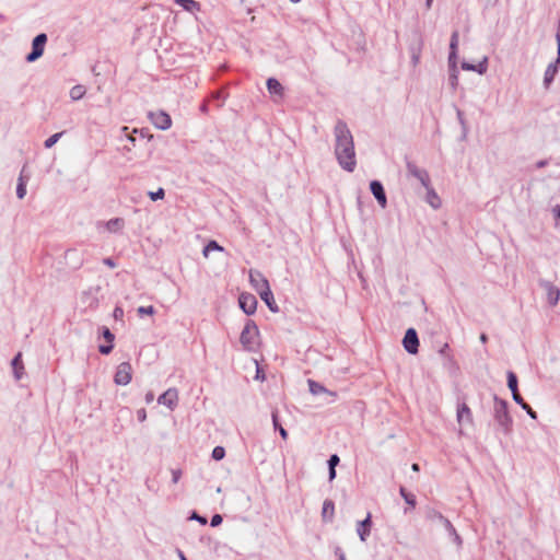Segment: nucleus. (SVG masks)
Instances as JSON below:
<instances>
[{
    "label": "nucleus",
    "mask_w": 560,
    "mask_h": 560,
    "mask_svg": "<svg viewBox=\"0 0 560 560\" xmlns=\"http://www.w3.org/2000/svg\"><path fill=\"white\" fill-rule=\"evenodd\" d=\"M334 135L337 162L342 170L352 173L357 166L353 137L343 121L336 124Z\"/></svg>",
    "instance_id": "nucleus-1"
},
{
    "label": "nucleus",
    "mask_w": 560,
    "mask_h": 560,
    "mask_svg": "<svg viewBox=\"0 0 560 560\" xmlns=\"http://www.w3.org/2000/svg\"><path fill=\"white\" fill-rule=\"evenodd\" d=\"M240 342L244 350L253 352L259 345V330L257 325L248 319L240 336Z\"/></svg>",
    "instance_id": "nucleus-2"
},
{
    "label": "nucleus",
    "mask_w": 560,
    "mask_h": 560,
    "mask_svg": "<svg viewBox=\"0 0 560 560\" xmlns=\"http://www.w3.org/2000/svg\"><path fill=\"white\" fill-rule=\"evenodd\" d=\"M493 417L503 433L509 434L512 429V418L505 400L494 397Z\"/></svg>",
    "instance_id": "nucleus-3"
},
{
    "label": "nucleus",
    "mask_w": 560,
    "mask_h": 560,
    "mask_svg": "<svg viewBox=\"0 0 560 560\" xmlns=\"http://www.w3.org/2000/svg\"><path fill=\"white\" fill-rule=\"evenodd\" d=\"M431 521H436L439 523H441L443 525V529H445L448 534V536L451 537V539L453 540V542L458 547L460 548L462 545H463V540H462V537L457 534L455 527L453 526V524L450 522V520H447L446 517H444L440 512H436V511H432L429 516H428Z\"/></svg>",
    "instance_id": "nucleus-4"
},
{
    "label": "nucleus",
    "mask_w": 560,
    "mask_h": 560,
    "mask_svg": "<svg viewBox=\"0 0 560 560\" xmlns=\"http://www.w3.org/2000/svg\"><path fill=\"white\" fill-rule=\"evenodd\" d=\"M47 43V35L38 34L32 42V51L26 56L27 62H34L44 54L45 45Z\"/></svg>",
    "instance_id": "nucleus-5"
},
{
    "label": "nucleus",
    "mask_w": 560,
    "mask_h": 560,
    "mask_svg": "<svg viewBox=\"0 0 560 560\" xmlns=\"http://www.w3.org/2000/svg\"><path fill=\"white\" fill-rule=\"evenodd\" d=\"M132 378V366L129 362H121L114 376V382L117 385L126 386L131 382Z\"/></svg>",
    "instance_id": "nucleus-6"
},
{
    "label": "nucleus",
    "mask_w": 560,
    "mask_h": 560,
    "mask_svg": "<svg viewBox=\"0 0 560 560\" xmlns=\"http://www.w3.org/2000/svg\"><path fill=\"white\" fill-rule=\"evenodd\" d=\"M456 419L459 424L458 433L459 435L464 434L463 427L472 425L474 419L470 408L465 404H459L457 406Z\"/></svg>",
    "instance_id": "nucleus-7"
},
{
    "label": "nucleus",
    "mask_w": 560,
    "mask_h": 560,
    "mask_svg": "<svg viewBox=\"0 0 560 560\" xmlns=\"http://www.w3.org/2000/svg\"><path fill=\"white\" fill-rule=\"evenodd\" d=\"M149 118L151 122L154 125V127L160 130H167L172 126L171 116L163 110L150 113Z\"/></svg>",
    "instance_id": "nucleus-8"
},
{
    "label": "nucleus",
    "mask_w": 560,
    "mask_h": 560,
    "mask_svg": "<svg viewBox=\"0 0 560 560\" xmlns=\"http://www.w3.org/2000/svg\"><path fill=\"white\" fill-rule=\"evenodd\" d=\"M249 282L253 289L259 294L260 292L270 289L269 282L266 277L258 270H249Z\"/></svg>",
    "instance_id": "nucleus-9"
},
{
    "label": "nucleus",
    "mask_w": 560,
    "mask_h": 560,
    "mask_svg": "<svg viewBox=\"0 0 560 560\" xmlns=\"http://www.w3.org/2000/svg\"><path fill=\"white\" fill-rule=\"evenodd\" d=\"M178 390L172 387L159 396L158 402L166 406L170 410H174L178 405Z\"/></svg>",
    "instance_id": "nucleus-10"
},
{
    "label": "nucleus",
    "mask_w": 560,
    "mask_h": 560,
    "mask_svg": "<svg viewBox=\"0 0 560 560\" xmlns=\"http://www.w3.org/2000/svg\"><path fill=\"white\" fill-rule=\"evenodd\" d=\"M557 43H558V56L555 62H551L548 65L545 74H544V84L546 88L550 85V83L553 81L559 66H560V33L557 36Z\"/></svg>",
    "instance_id": "nucleus-11"
},
{
    "label": "nucleus",
    "mask_w": 560,
    "mask_h": 560,
    "mask_svg": "<svg viewBox=\"0 0 560 560\" xmlns=\"http://www.w3.org/2000/svg\"><path fill=\"white\" fill-rule=\"evenodd\" d=\"M402 345L405 350L410 354L418 353L419 348V339L417 331L413 328L407 329L405 337L402 339Z\"/></svg>",
    "instance_id": "nucleus-12"
},
{
    "label": "nucleus",
    "mask_w": 560,
    "mask_h": 560,
    "mask_svg": "<svg viewBox=\"0 0 560 560\" xmlns=\"http://www.w3.org/2000/svg\"><path fill=\"white\" fill-rule=\"evenodd\" d=\"M407 171L409 175L418 179L424 188H429L431 185L430 175L424 168H420L413 163H408Z\"/></svg>",
    "instance_id": "nucleus-13"
},
{
    "label": "nucleus",
    "mask_w": 560,
    "mask_h": 560,
    "mask_svg": "<svg viewBox=\"0 0 560 560\" xmlns=\"http://www.w3.org/2000/svg\"><path fill=\"white\" fill-rule=\"evenodd\" d=\"M240 307L247 315H253L257 308V299L250 293H242L238 298Z\"/></svg>",
    "instance_id": "nucleus-14"
},
{
    "label": "nucleus",
    "mask_w": 560,
    "mask_h": 560,
    "mask_svg": "<svg viewBox=\"0 0 560 560\" xmlns=\"http://www.w3.org/2000/svg\"><path fill=\"white\" fill-rule=\"evenodd\" d=\"M370 189L375 199L377 200L378 205L382 208H385L387 206V198L382 183L378 180H372L370 183Z\"/></svg>",
    "instance_id": "nucleus-15"
},
{
    "label": "nucleus",
    "mask_w": 560,
    "mask_h": 560,
    "mask_svg": "<svg viewBox=\"0 0 560 560\" xmlns=\"http://www.w3.org/2000/svg\"><path fill=\"white\" fill-rule=\"evenodd\" d=\"M541 287L546 291L548 303L551 306L557 305L560 299V290L549 281L541 282Z\"/></svg>",
    "instance_id": "nucleus-16"
},
{
    "label": "nucleus",
    "mask_w": 560,
    "mask_h": 560,
    "mask_svg": "<svg viewBox=\"0 0 560 560\" xmlns=\"http://www.w3.org/2000/svg\"><path fill=\"white\" fill-rule=\"evenodd\" d=\"M458 32H454L450 43L448 67L457 66Z\"/></svg>",
    "instance_id": "nucleus-17"
},
{
    "label": "nucleus",
    "mask_w": 560,
    "mask_h": 560,
    "mask_svg": "<svg viewBox=\"0 0 560 560\" xmlns=\"http://www.w3.org/2000/svg\"><path fill=\"white\" fill-rule=\"evenodd\" d=\"M427 191L425 201L432 207L433 209H440L442 206V200L438 192L434 190L432 185L429 186V188H424Z\"/></svg>",
    "instance_id": "nucleus-18"
},
{
    "label": "nucleus",
    "mask_w": 560,
    "mask_h": 560,
    "mask_svg": "<svg viewBox=\"0 0 560 560\" xmlns=\"http://www.w3.org/2000/svg\"><path fill=\"white\" fill-rule=\"evenodd\" d=\"M370 526H371V514L369 513L366 518L359 522L357 526V533L361 539V541H365L368 536L370 535Z\"/></svg>",
    "instance_id": "nucleus-19"
},
{
    "label": "nucleus",
    "mask_w": 560,
    "mask_h": 560,
    "mask_svg": "<svg viewBox=\"0 0 560 560\" xmlns=\"http://www.w3.org/2000/svg\"><path fill=\"white\" fill-rule=\"evenodd\" d=\"M307 383H308L310 392L313 395L327 394V395L331 396L332 398H336V396H337L335 392L327 389L322 384H319L315 381L308 380Z\"/></svg>",
    "instance_id": "nucleus-20"
},
{
    "label": "nucleus",
    "mask_w": 560,
    "mask_h": 560,
    "mask_svg": "<svg viewBox=\"0 0 560 560\" xmlns=\"http://www.w3.org/2000/svg\"><path fill=\"white\" fill-rule=\"evenodd\" d=\"M259 296L266 303V305L272 313H277L279 311V307L273 299V294L270 289H268L267 291L260 292Z\"/></svg>",
    "instance_id": "nucleus-21"
},
{
    "label": "nucleus",
    "mask_w": 560,
    "mask_h": 560,
    "mask_svg": "<svg viewBox=\"0 0 560 560\" xmlns=\"http://www.w3.org/2000/svg\"><path fill=\"white\" fill-rule=\"evenodd\" d=\"M125 226V221L121 218L110 219L105 223V229L110 233H117Z\"/></svg>",
    "instance_id": "nucleus-22"
},
{
    "label": "nucleus",
    "mask_w": 560,
    "mask_h": 560,
    "mask_svg": "<svg viewBox=\"0 0 560 560\" xmlns=\"http://www.w3.org/2000/svg\"><path fill=\"white\" fill-rule=\"evenodd\" d=\"M267 89L270 94L282 96L283 88L277 79H273V78L268 79L267 80Z\"/></svg>",
    "instance_id": "nucleus-23"
},
{
    "label": "nucleus",
    "mask_w": 560,
    "mask_h": 560,
    "mask_svg": "<svg viewBox=\"0 0 560 560\" xmlns=\"http://www.w3.org/2000/svg\"><path fill=\"white\" fill-rule=\"evenodd\" d=\"M174 2L187 12L199 11L200 9L199 3L195 0H174Z\"/></svg>",
    "instance_id": "nucleus-24"
},
{
    "label": "nucleus",
    "mask_w": 560,
    "mask_h": 560,
    "mask_svg": "<svg viewBox=\"0 0 560 560\" xmlns=\"http://www.w3.org/2000/svg\"><path fill=\"white\" fill-rule=\"evenodd\" d=\"M334 513H335L334 502L330 500L324 501L323 511H322L323 518L324 520L327 518L328 521H330L334 516Z\"/></svg>",
    "instance_id": "nucleus-25"
},
{
    "label": "nucleus",
    "mask_w": 560,
    "mask_h": 560,
    "mask_svg": "<svg viewBox=\"0 0 560 560\" xmlns=\"http://www.w3.org/2000/svg\"><path fill=\"white\" fill-rule=\"evenodd\" d=\"M21 357V353H18L16 357L12 360V366L14 369V376L16 380H21L23 375V364Z\"/></svg>",
    "instance_id": "nucleus-26"
},
{
    "label": "nucleus",
    "mask_w": 560,
    "mask_h": 560,
    "mask_svg": "<svg viewBox=\"0 0 560 560\" xmlns=\"http://www.w3.org/2000/svg\"><path fill=\"white\" fill-rule=\"evenodd\" d=\"M223 252L224 248L219 245L215 241H210L205 247H203V250H202V254L205 256V258H208L209 257V254L210 252Z\"/></svg>",
    "instance_id": "nucleus-27"
},
{
    "label": "nucleus",
    "mask_w": 560,
    "mask_h": 560,
    "mask_svg": "<svg viewBox=\"0 0 560 560\" xmlns=\"http://www.w3.org/2000/svg\"><path fill=\"white\" fill-rule=\"evenodd\" d=\"M448 70H450V78H448L450 85L453 90H456V88L458 85V75H459L458 68H457V66L448 67Z\"/></svg>",
    "instance_id": "nucleus-28"
},
{
    "label": "nucleus",
    "mask_w": 560,
    "mask_h": 560,
    "mask_svg": "<svg viewBox=\"0 0 560 560\" xmlns=\"http://www.w3.org/2000/svg\"><path fill=\"white\" fill-rule=\"evenodd\" d=\"M421 50L422 42H419V44L416 47L411 48V63L413 67H417L420 62Z\"/></svg>",
    "instance_id": "nucleus-29"
},
{
    "label": "nucleus",
    "mask_w": 560,
    "mask_h": 560,
    "mask_svg": "<svg viewBox=\"0 0 560 560\" xmlns=\"http://www.w3.org/2000/svg\"><path fill=\"white\" fill-rule=\"evenodd\" d=\"M85 88L83 85H74L70 90V97L73 101H79L85 95Z\"/></svg>",
    "instance_id": "nucleus-30"
},
{
    "label": "nucleus",
    "mask_w": 560,
    "mask_h": 560,
    "mask_svg": "<svg viewBox=\"0 0 560 560\" xmlns=\"http://www.w3.org/2000/svg\"><path fill=\"white\" fill-rule=\"evenodd\" d=\"M272 422H273L275 429L279 431L281 438L283 440H287L288 432H287V430L282 425L279 424L277 412H272Z\"/></svg>",
    "instance_id": "nucleus-31"
},
{
    "label": "nucleus",
    "mask_w": 560,
    "mask_h": 560,
    "mask_svg": "<svg viewBox=\"0 0 560 560\" xmlns=\"http://www.w3.org/2000/svg\"><path fill=\"white\" fill-rule=\"evenodd\" d=\"M508 386L512 393L517 392V378L513 372H508Z\"/></svg>",
    "instance_id": "nucleus-32"
},
{
    "label": "nucleus",
    "mask_w": 560,
    "mask_h": 560,
    "mask_svg": "<svg viewBox=\"0 0 560 560\" xmlns=\"http://www.w3.org/2000/svg\"><path fill=\"white\" fill-rule=\"evenodd\" d=\"M400 495L404 498L407 504L415 506L416 505V497L411 493H408L405 488H400Z\"/></svg>",
    "instance_id": "nucleus-33"
},
{
    "label": "nucleus",
    "mask_w": 560,
    "mask_h": 560,
    "mask_svg": "<svg viewBox=\"0 0 560 560\" xmlns=\"http://www.w3.org/2000/svg\"><path fill=\"white\" fill-rule=\"evenodd\" d=\"M488 70V57L485 56L482 58V60L476 65V68H475V72L479 73V74H485Z\"/></svg>",
    "instance_id": "nucleus-34"
},
{
    "label": "nucleus",
    "mask_w": 560,
    "mask_h": 560,
    "mask_svg": "<svg viewBox=\"0 0 560 560\" xmlns=\"http://www.w3.org/2000/svg\"><path fill=\"white\" fill-rule=\"evenodd\" d=\"M62 136V132H57V133H54L52 136H50L48 139L45 140V148L47 149H50L52 148L57 142L58 140L60 139V137Z\"/></svg>",
    "instance_id": "nucleus-35"
},
{
    "label": "nucleus",
    "mask_w": 560,
    "mask_h": 560,
    "mask_svg": "<svg viewBox=\"0 0 560 560\" xmlns=\"http://www.w3.org/2000/svg\"><path fill=\"white\" fill-rule=\"evenodd\" d=\"M149 197L152 201L161 200L165 196V190L160 187L156 191H149Z\"/></svg>",
    "instance_id": "nucleus-36"
},
{
    "label": "nucleus",
    "mask_w": 560,
    "mask_h": 560,
    "mask_svg": "<svg viewBox=\"0 0 560 560\" xmlns=\"http://www.w3.org/2000/svg\"><path fill=\"white\" fill-rule=\"evenodd\" d=\"M225 456V450L222 446H215L212 451V458L215 460H221Z\"/></svg>",
    "instance_id": "nucleus-37"
},
{
    "label": "nucleus",
    "mask_w": 560,
    "mask_h": 560,
    "mask_svg": "<svg viewBox=\"0 0 560 560\" xmlns=\"http://www.w3.org/2000/svg\"><path fill=\"white\" fill-rule=\"evenodd\" d=\"M137 312H138V314H139L140 316H142V315H149V316H152V315H154V314H155V310H154V307H153L152 305H150V306H139V307L137 308Z\"/></svg>",
    "instance_id": "nucleus-38"
},
{
    "label": "nucleus",
    "mask_w": 560,
    "mask_h": 560,
    "mask_svg": "<svg viewBox=\"0 0 560 560\" xmlns=\"http://www.w3.org/2000/svg\"><path fill=\"white\" fill-rule=\"evenodd\" d=\"M26 195V184L25 183H18L16 186V196L19 199H23Z\"/></svg>",
    "instance_id": "nucleus-39"
},
{
    "label": "nucleus",
    "mask_w": 560,
    "mask_h": 560,
    "mask_svg": "<svg viewBox=\"0 0 560 560\" xmlns=\"http://www.w3.org/2000/svg\"><path fill=\"white\" fill-rule=\"evenodd\" d=\"M114 348V342H107V345L100 346L98 350L102 354H109Z\"/></svg>",
    "instance_id": "nucleus-40"
},
{
    "label": "nucleus",
    "mask_w": 560,
    "mask_h": 560,
    "mask_svg": "<svg viewBox=\"0 0 560 560\" xmlns=\"http://www.w3.org/2000/svg\"><path fill=\"white\" fill-rule=\"evenodd\" d=\"M552 213L556 220V228H560V203L552 208Z\"/></svg>",
    "instance_id": "nucleus-41"
},
{
    "label": "nucleus",
    "mask_w": 560,
    "mask_h": 560,
    "mask_svg": "<svg viewBox=\"0 0 560 560\" xmlns=\"http://www.w3.org/2000/svg\"><path fill=\"white\" fill-rule=\"evenodd\" d=\"M102 335L107 340V342H114L115 336L107 327L103 328Z\"/></svg>",
    "instance_id": "nucleus-42"
},
{
    "label": "nucleus",
    "mask_w": 560,
    "mask_h": 560,
    "mask_svg": "<svg viewBox=\"0 0 560 560\" xmlns=\"http://www.w3.org/2000/svg\"><path fill=\"white\" fill-rule=\"evenodd\" d=\"M82 299H84V300H85V299H86V300H90L89 305H90L91 307H95V306H96V304H97V300H96V298L92 296L91 292H85V293L83 294Z\"/></svg>",
    "instance_id": "nucleus-43"
},
{
    "label": "nucleus",
    "mask_w": 560,
    "mask_h": 560,
    "mask_svg": "<svg viewBox=\"0 0 560 560\" xmlns=\"http://www.w3.org/2000/svg\"><path fill=\"white\" fill-rule=\"evenodd\" d=\"M180 478H182V470L180 469H173L172 470V481H173V483H177Z\"/></svg>",
    "instance_id": "nucleus-44"
},
{
    "label": "nucleus",
    "mask_w": 560,
    "mask_h": 560,
    "mask_svg": "<svg viewBox=\"0 0 560 560\" xmlns=\"http://www.w3.org/2000/svg\"><path fill=\"white\" fill-rule=\"evenodd\" d=\"M512 397H513V400L520 405L521 407H523L526 402L524 401V399L521 397V395L518 394V392H515V393H512Z\"/></svg>",
    "instance_id": "nucleus-45"
},
{
    "label": "nucleus",
    "mask_w": 560,
    "mask_h": 560,
    "mask_svg": "<svg viewBox=\"0 0 560 560\" xmlns=\"http://www.w3.org/2000/svg\"><path fill=\"white\" fill-rule=\"evenodd\" d=\"M222 516L220 514H214L211 518V526L215 527L222 523Z\"/></svg>",
    "instance_id": "nucleus-46"
},
{
    "label": "nucleus",
    "mask_w": 560,
    "mask_h": 560,
    "mask_svg": "<svg viewBox=\"0 0 560 560\" xmlns=\"http://www.w3.org/2000/svg\"><path fill=\"white\" fill-rule=\"evenodd\" d=\"M522 408L527 412V415L532 419H536L537 418V413L530 408L529 405L525 404Z\"/></svg>",
    "instance_id": "nucleus-47"
},
{
    "label": "nucleus",
    "mask_w": 560,
    "mask_h": 560,
    "mask_svg": "<svg viewBox=\"0 0 560 560\" xmlns=\"http://www.w3.org/2000/svg\"><path fill=\"white\" fill-rule=\"evenodd\" d=\"M137 418L140 422H144L147 420V411L141 408L137 411Z\"/></svg>",
    "instance_id": "nucleus-48"
},
{
    "label": "nucleus",
    "mask_w": 560,
    "mask_h": 560,
    "mask_svg": "<svg viewBox=\"0 0 560 560\" xmlns=\"http://www.w3.org/2000/svg\"><path fill=\"white\" fill-rule=\"evenodd\" d=\"M339 463V457L338 455L334 454L330 456V458L328 459V466L329 467H336Z\"/></svg>",
    "instance_id": "nucleus-49"
},
{
    "label": "nucleus",
    "mask_w": 560,
    "mask_h": 560,
    "mask_svg": "<svg viewBox=\"0 0 560 560\" xmlns=\"http://www.w3.org/2000/svg\"><path fill=\"white\" fill-rule=\"evenodd\" d=\"M476 65L469 63V62H462V69L465 71H475Z\"/></svg>",
    "instance_id": "nucleus-50"
},
{
    "label": "nucleus",
    "mask_w": 560,
    "mask_h": 560,
    "mask_svg": "<svg viewBox=\"0 0 560 560\" xmlns=\"http://www.w3.org/2000/svg\"><path fill=\"white\" fill-rule=\"evenodd\" d=\"M122 316H124V310L121 307H118V306L115 307V310H114V317L116 319H121Z\"/></svg>",
    "instance_id": "nucleus-51"
},
{
    "label": "nucleus",
    "mask_w": 560,
    "mask_h": 560,
    "mask_svg": "<svg viewBox=\"0 0 560 560\" xmlns=\"http://www.w3.org/2000/svg\"><path fill=\"white\" fill-rule=\"evenodd\" d=\"M191 518L198 521L202 525L207 524V520L202 516H199L197 513H194Z\"/></svg>",
    "instance_id": "nucleus-52"
},
{
    "label": "nucleus",
    "mask_w": 560,
    "mask_h": 560,
    "mask_svg": "<svg viewBox=\"0 0 560 560\" xmlns=\"http://www.w3.org/2000/svg\"><path fill=\"white\" fill-rule=\"evenodd\" d=\"M154 399V394L152 392H148L145 394L144 400L147 404H151Z\"/></svg>",
    "instance_id": "nucleus-53"
},
{
    "label": "nucleus",
    "mask_w": 560,
    "mask_h": 560,
    "mask_svg": "<svg viewBox=\"0 0 560 560\" xmlns=\"http://www.w3.org/2000/svg\"><path fill=\"white\" fill-rule=\"evenodd\" d=\"M103 262H104L106 266H108L109 268H115V267H116V264H115V261H114L112 258H105V259L103 260Z\"/></svg>",
    "instance_id": "nucleus-54"
},
{
    "label": "nucleus",
    "mask_w": 560,
    "mask_h": 560,
    "mask_svg": "<svg viewBox=\"0 0 560 560\" xmlns=\"http://www.w3.org/2000/svg\"><path fill=\"white\" fill-rule=\"evenodd\" d=\"M336 478V469L335 467H329V480H334Z\"/></svg>",
    "instance_id": "nucleus-55"
},
{
    "label": "nucleus",
    "mask_w": 560,
    "mask_h": 560,
    "mask_svg": "<svg viewBox=\"0 0 560 560\" xmlns=\"http://www.w3.org/2000/svg\"><path fill=\"white\" fill-rule=\"evenodd\" d=\"M24 173V168L22 170L20 176H19V179H18V183H27V178L23 175Z\"/></svg>",
    "instance_id": "nucleus-56"
},
{
    "label": "nucleus",
    "mask_w": 560,
    "mask_h": 560,
    "mask_svg": "<svg viewBox=\"0 0 560 560\" xmlns=\"http://www.w3.org/2000/svg\"><path fill=\"white\" fill-rule=\"evenodd\" d=\"M432 3H433V0H425V7L428 10L431 9Z\"/></svg>",
    "instance_id": "nucleus-57"
},
{
    "label": "nucleus",
    "mask_w": 560,
    "mask_h": 560,
    "mask_svg": "<svg viewBox=\"0 0 560 560\" xmlns=\"http://www.w3.org/2000/svg\"><path fill=\"white\" fill-rule=\"evenodd\" d=\"M178 557L180 558V560H187L185 555L180 550H178Z\"/></svg>",
    "instance_id": "nucleus-58"
},
{
    "label": "nucleus",
    "mask_w": 560,
    "mask_h": 560,
    "mask_svg": "<svg viewBox=\"0 0 560 560\" xmlns=\"http://www.w3.org/2000/svg\"><path fill=\"white\" fill-rule=\"evenodd\" d=\"M411 468H412L413 471H419V465L418 464H412Z\"/></svg>",
    "instance_id": "nucleus-59"
},
{
    "label": "nucleus",
    "mask_w": 560,
    "mask_h": 560,
    "mask_svg": "<svg viewBox=\"0 0 560 560\" xmlns=\"http://www.w3.org/2000/svg\"><path fill=\"white\" fill-rule=\"evenodd\" d=\"M480 341L483 343L487 341V336L485 334L480 336Z\"/></svg>",
    "instance_id": "nucleus-60"
},
{
    "label": "nucleus",
    "mask_w": 560,
    "mask_h": 560,
    "mask_svg": "<svg viewBox=\"0 0 560 560\" xmlns=\"http://www.w3.org/2000/svg\"><path fill=\"white\" fill-rule=\"evenodd\" d=\"M256 377L257 378L261 377V380H265V376H261V374H259V371L257 372Z\"/></svg>",
    "instance_id": "nucleus-61"
},
{
    "label": "nucleus",
    "mask_w": 560,
    "mask_h": 560,
    "mask_svg": "<svg viewBox=\"0 0 560 560\" xmlns=\"http://www.w3.org/2000/svg\"><path fill=\"white\" fill-rule=\"evenodd\" d=\"M256 377L257 378L261 377V380H265V376H261V374H259V371L257 372Z\"/></svg>",
    "instance_id": "nucleus-62"
},
{
    "label": "nucleus",
    "mask_w": 560,
    "mask_h": 560,
    "mask_svg": "<svg viewBox=\"0 0 560 560\" xmlns=\"http://www.w3.org/2000/svg\"><path fill=\"white\" fill-rule=\"evenodd\" d=\"M256 377L257 378L261 377V380H265V376H261V374H259V371L257 372Z\"/></svg>",
    "instance_id": "nucleus-63"
},
{
    "label": "nucleus",
    "mask_w": 560,
    "mask_h": 560,
    "mask_svg": "<svg viewBox=\"0 0 560 560\" xmlns=\"http://www.w3.org/2000/svg\"><path fill=\"white\" fill-rule=\"evenodd\" d=\"M340 560H346L343 555L340 556Z\"/></svg>",
    "instance_id": "nucleus-64"
}]
</instances>
